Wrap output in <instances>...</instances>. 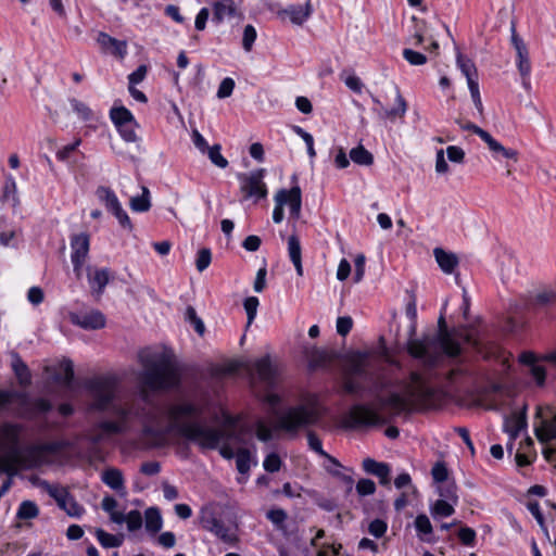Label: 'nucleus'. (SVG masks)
<instances>
[{
  "label": "nucleus",
  "instance_id": "f257e3e1",
  "mask_svg": "<svg viewBox=\"0 0 556 556\" xmlns=\"http://www.w3.org/2000/svg\"><path fill=\"white\" fill-rule=\"evenodd\" d=\"M138 359L142 367L137 375L140 386L138 399L113 403L117 390V379L113 376H100L87 382L92 407L98 410L110 409L115 417L114 420H104L98 425L99 432L92 437V441L97 443L105 435L127 432L135 420H140L143 439L150 446H163L170 435H178L202 448L214 450L223 443L220 455L232 458L235 452L230 443L242 442L236 419L225 414L220 428L210 427L203 415L204 406L187 399L173 401L162 408L151 406L150 392L177 388L180 370L166 352L144 349L139 352Z\"/></svg>",
  "mask_w": 556,
  "mask_h": 556
},
{
  "label": "nucleus",
  "instance_id": "f03ea898",
  "mask_svg": "<svg viewBox=\"0 0 556 556\" xmlns=\"http://www.w3.org/2000/svg\"><path fill=\"white\" fill-rule=\"evenodd\" d=\"M345 377L343 389L349 394H359L363 384L356 378L369 382V394L375 405L357 404L351 407L346 416L349 427H372L388 424L393 417L410 412L416 404H427L435 395L430 371H412L407 380H399L392 384L377 375L380 369V357L374 351H354L344 359Z\"/></svg>",
  "mask_w": 556,
  "mask_h": 556
},
{
  "label": "nucleus",
  "instance_id": "7ed1b4c3",
  "mask_svg": "<svg viewBox=\"0 0 556 556\" xmlns=\"http://www.w3.org/2000/svg\"><path fill=\"white\" fill-rule=\"evenodd\" d=\"M438 326V332L424 334L419 339H409L407 342L408 354L427 367L439 364L444 354L455 357L462 351L455 334L448 331L443 315L439 317Z\"/></svg>",
  "mask_w": 556,
  "mask_h": 556
},
{
  "label": "nucleus",
  "instance_id": "20e7f679",
  "mask_svg": "<svg viewBox=\"0 0 556 556\" xmlns=\"http://www.w3.org/2000/svg\"><path fill=\"white\" fill-rule=\"evenodd\" d=\"M21 427L4 422L0 425V472L15 475L20 467H35L41 464L45 447L31 445L24 453L18 448Z\"/></svg>",
  "mask_w": 556,
  "mask_h": 556
},
{
  "label": "nucleus",
  "instance_id": "39448f33",
  "mask_svg": "<svg viewBox=\"0 0 556 556\" xmlns=\"http://www.w3.org/2000/svg\"><path fill=\"white\" fill-rule=\"evenodd\" d=\"M324 415V408L316 395H307L277 417L276 428L288 433L315 425Z\"/></svg>",
  "mask_w": 556,
  "mask_h": 556
},
{
  "label": "nucleus",
  "instance_id": "423d86ee",
  "mask_svg": "<svg viewBox=\"0 0 556 556\" xmlns=\"http://www.w3.org/2000/svg\"><path fill=\"white\" fill-rule=\"evenodd\" d=\"M276 206L273 212V220L279 224L283 219V206L289 205L291 217L298 219L301 214L302 192L299 186L290 190L280 189L275 194Z\"/></svg>",
  "mask_w": 556,
  "mask_h": 556
},
{
  "label": "nucleus",
  "instance_id": "0eeeda50",
  "mask_svg": "<svg viewBox=\"0 0 556 556\" xmlns=\"http://www.w3.org/2000/svg\"><path fill=\"white\" fill-rule=\"evenodd\" d=\"M96 195L105 206L106 211L114 215L123 228L132 230V224L127 212L123 208L116 193L110 187L99 186L96 189Z\"/></svg>",
  "mask_w": 556,
  "mask_h": 556
},
{
  "label": "nucleus",
  "instance_id": "6e6552de",
  "mask_svg": "<svg viewBox=\"0 0 556 556\" xmlns=\"http://www.w3.org/2000/svg\"><path fill=\"white\" fill-rule=\"evenodd\" d=\"M511 43L517 54V67L525 89H530L531 62L529 51L523 40L518 36L516 27L511 25Z\"/></svg>",
  "mask_w": 556,
  "mask_h": 556
},
{
  "label": "nucleus",
  "instance_id": "1a4fd4ad",
  "mask_svg": "<svg viewBox=\"0 0 556 556\" xmlns=\"http://www.w3.org/2000/svg\"><path fill=\"white\" fill-rule=\"evenodd\" d=\"M536 417L541 418L540 426L535 427L534 432L541 443H547L556 439V413L553 407L546 406L538 408Z\"/></svg>",
  "mask_w": 556,
  "mask_h": 556
},
{
  "label": "nucleus",
  "instance_id": "9d476101",
  "mask_svg": "<svg viewBox=\"0 0 556 556\" xmlns=\"http://www.w3.org/2000/svg\"><path fill=\"white\" fill-rule=\"evenodd\" d=\"M90 237L86 232L74 235L71 239L72 263L77 278L81 277V268L88 256Z\"/></svg>",
  "mask_w": 556,
  "mask_h": 556
},
{
  "label": "nucleus",
  "instance_id": "9b49d317",
  "mask_svg": "<svg viewBox=\"0 0 556 556\" xmlns=\"http://www.w3.org/2000/svg\"><path fill=\"white\" fill-rule=\"evenodd\" d=\"M265 176V169H257L250 174H243L239 176L241 180V190L247 197H255L256 199H263L267 195V188L263 179Z\"/></svg>",
  "mask_w": 556,
  "mask_h": 556
},
{
  "label": "nucleus",
  "instance_id": "f8f14e48",
  "mask_svg": "<svg viewBox=\"0 0 556 556\" xmlns=\"http://www.w3.org/2000/svg\"><path fill=\"white\" fill-rule=\"evenodd\" d=\"M49 495L55 500L59 507L63 509L70 517L78 518L83 515L84 508L76 500L64 489L48 485Z\"/></svg>",
  "mask_w": 556,
  "mask_h": 556
},
{
  "label": "nucleus",
  "instance_id": "ddd939ff",
  "mask_svg": "<svg viewBox=\"0 0 556 556\" xmlns=\"http://www.w3.org/2000/svg\"><path fill=\"white\" fill-rule=\"evenodd\" d=\"M313 7L311 1H306L303 5L291 4L285 9L277 11V16L285 22L289 20L293 25L301 26L312 15Z\"/></svg>",
  "mask_w": 556,
  "mask_h": 556
},
{
  "label": "nucleus",
  "instance_id": "4468645a",
  "mask_svg": "<svg viewBox=\"0 0 556 556\" xmlns=\"http://www.w3.org/2000/svg\"><path fill=\"white\" fill-rule=\"evenodd\" d=\"M70 320L72 324L87 330H98L105 326V317L98 309L83 313H71Z\"/></svg>",
  "mask_w": 556,
  "mask_h": 556
},
{
  "label": "nucleus",
  "instance_id": "2eb2a0df",
  "mask_svg": "<svg viewBox=\"0 0 556 556\" xmlns=\"http://www.w3.org/2000/svg\"><path fill=\"white\" fill-rule=\"evenodd\" d=\"M213 17L212 21L216 24H220L226 20L242 18L235 0H217L212 3Z\"/></svg>",
  "mask_w": 556,
  "mask_h": 556
},
{
  "label": "nucleus",
  "instance_id": "dca6fc26",
  "mask_svg": "<svg viewBox=\"0 0 556 556\" xmlns=\"http://www.w3.org/2000/svg\"><path fill=\"white\" fill-rule=\"evenodd\" d=\"M97 43L103 52L111 53L119 59H123L127 53L126 41L113 38L104 31H99L97 36Z\"/></svg>",
  "mask_w": 556,
  "mask_h": 556
},
{
  "label": "nucleus",
  "instance_id": "f3484780",
  "mask_svg": "<svg viewBox=\"0 0 556 556\" xmlns=\"http://www.w3.org/2000/svg\"><path fill=\"white\" fill-rule=\"evenodd\" d=\"M305 356L311 368H321L330 365L338 355L333 350L309 346L305 349Z\"/></svg>",
  "mask_w": 556,
  "mask_h": 556
},
{
  "label": "nucleus",
  "instance_id": "a211bd4d",
  "mask_svg": "<svg viewBox=\"0 0 556 556\" xmlns=\"http://www.w3.org/2000/svg\"><path fill=\"white\" fill-rule=\"evenodd\" d=\"M527 427V416L525 412H513L505 417L504 431L515 441L520 432Z\"/></svg>",
  "mask_w": 556,
  "mask_h": 556
},
{
  "label": "nucleus",
  "instance_id": "6ab92c4d",
  "mask_svg": "<svg viewBox=\"0 0 556 556\" xmlns=\"http://www.w3.org/2000/svg\"><path fill=\"white\" fill-rule=\"evenodd\" d=\"M520 363L529 366V372L535 380L538 386H543L545 382L546 369L540 364L535 357V355L531 352H523L519 356Z\"/></svg>",
  "mask_w": 556,
  "mask_h": 556
},
{
  "label": "nucleus",
  "instance_id": "aec40b11",
  "mask_svg": "<svg viewBox=\"0 0 556 556\" xmlns=\"http://www.w3.org/2000/svg\"><path fill=\"white\" fill-rule=\"evenodd\" d=\"M481 139L485 142L494 159L498 160L500 157H504L513 160L514 162L518 161V152L516 150L505 148L501 142L494 139L488 131Z\"/></svg>",
  "mask_w": 556,
  "mask_h": 556
},
{
  "label": "nucleus",
  "instance_id": "412c9836",
  "mask_svg": "<svg viewBox=\"0 0 556 556\" xmlns=\"http://www.w3.org/2000/svg\"><path fill=\"white\" fill-rule=\"evenodd\" d=\"M88 280L92 292L99 298L110 281V270L108 268L93 269L88 267Z\"/></svg>",
  "mask_w": 556,
  "mask_h": 556
},
{
  "label": "nucleus",
  "instance_id": "4be33fe9",
  "mask_svg": "<svg viewBox=\"0 0 556 556\" xmlns=\"http://www.w3.org/2000/svg\"><path fill=\"white\" fill-rule=\"evenodd\" d=\"M255 370L261 381L273 386L277 378V368L273 365L269 356H264L255 362Z\"/></svg>",
  "mask_w": 556,
  "mask_h": 556
},
{
  "label": "nucleus",
  "instance_id": "5701e85b",
  "mask_svg": "<svg viewBox=\"0 0 556 556\" xmlns=\"http://www.w3.org/2000/svg\"><path fill=\"white\" fill-rule=\"evenodd\" d=\"M101 478L103 483L112 490L116 491L121 495L126 494L125 480L119 469L114 467L108 468L102 472Z\"/></svg>",
  "mask_w": 556,
  "mask_h": 556
},
{
  "label": "nucleus",
  "instance_id": "b1692460",
  "mask_svg": "<svg viewBox=\"0 0 556 556\" xmlns=\"http://www.w3.org/2000/svg\"><path fill=\"white\" fill-rule=\"evenodd\" d=\"M362 466L367 473L378 477L381 484L389 483L390 467L388 464L368 457L363 460Z\"/></svg>",
  "mask_w": 556,
  "mask_h": 556
},
{
  "label": "nucleus",
  "instance_id": "393cba45",
  "mask_svg": "<svg viewBox=\"0 0 556 556\" xmlns=\"http://www.w3.org/2000/svg\"><path fill=\"white\" fill-rule=\"evenodd\" d=\"M435 261L445 274H452L458 265V258L454 253L446 252L441 248L433 250Z\"/></svg>",
  "mask_w": 556,
  "mask_h": 556
},
{
  "label": "nucleus",
  "instance_id": "a878e982",
  "mask_svg": "<svg viewBox=\"0 0 556 556\" xmlns=\"http://www.w3.org/2000/svg\"><path fill=\"white\" fill-rule=\"evenodd\" d=\"M288 252H289L290 260L293 263L298 275L302 276L303 267H302L301 244H300V240L296 236L289 237Z\"/></svg>",
  "mask_w": 556,
  "mask_h": 556
},
{
  "label": "nucleus",
  "instance_id": "bb28decb",
  "mask_svg": "<svg viewBox=\"0 0 556 556\" xmlns=\"http://www.w3.org/2000/svg\"><path fill=\"white\" fill-rule=\"evenodd\" d=\"M141 191L142 193L140 195L132 197L129 200L130 208L137 213L148 212L151 207L150 190L146 186H142Z\"/></svg>",
  "mask_w": 556,
  "mask_h": 556
},
{
  "label": "nucleus",
  "instance_id": "cd10ccee",
  "mask_svg": "<svg viewBox=\"0 0 556 556\" xmlns=\"http://www.w3.org/2000/svg\"><path fill=\"white\" fill-rule=\"evenodd\" d=\"M163 521L161 513L155 507H150L144 511L146 530L152 534L157 533L162 528Z\"/></svg>",
  "mask_w": 556,
  "mask_h": 556
},
{
  "label": "nucleus",
  "instance_id": "c85d7f7f",
  "mask_svg": "<svg viewBox=\"0 0 556 556\" xmlns=\"http://www.w3.org/2000/svg\"><path fill=\"white\" fill-rule=\"evenodd\" d=\"M12 369L22 386L30 383L29 369L17 353H12Z\"/></svg>",
  "mask_w": 556,
  "mask_h": 556
},
{
  "label": "nucleus",
  "instance_id": "c756f323",
  "mask_svg": "<svg viewBox=\"0 0 556 556\" xmlns=\"http://www.w3.org/2000/svg\"><path fill=\"white\" fill-rule=\"evenodd\" d=\"M110 116L116 128L121 125H126L135 122L134 115L125 106L112 108Z\"/></svg>",
  "mask_w": 556,
  "mask_h": 556
},
{
  "label": "nucleus",
  "instance_id": "7c9ffc66",
  "mask_svg": "<svg viewBox=\"0 0 556 556\" xmlns=\"http://www.w3.org/2000/svg\"><path fill=\"white\" fill-rule=\"evenodd\" d=\"M350 159L357 165L369 166L374 163V155L362 144L350 151Z\"/></svg>",
  "mask_w": 556,
  "mask_h": 556
},
{
  "label": "nucleus",
  "instance_id": "2f4dec72",
  "mask_svg": "<svg viewBox=\"0 0 556 556\" xmlns=\"http://www.w3.org/2000/svg\"><path fill=\"white\" fill-rule=\"evenodd\" d=\"M396 108L391 110H384L383 116L388 119H395L396 117H403L407 111V103L401 92L396 89Z\"/></svg>",
  "mask_w": 556,
  "mask_h": 556
},
{
  "label": "nucleus",
  "instance_id": "473e14b6",
  "mask_svg": "<svg viewBox=\"0 0 556 556\" xmlns=\"http://www.w3.org/2000/svg\"><path fill=\"white\" fill-rule=\"evenodd\" d=\"M39 515V508L36 503L31 501H24L21 503L16 517L21 520L34 519Z\"/></svg>",
  "mask_w": 556,
  "mask_h": 556
},
{
  "label": "nucleus",
  "instance_id": "72a5a7b5",
  "mask_svg": "<svg viewBox=\"0 0 556 556\" xmlns=\"http://www.w3.org/2000/svg\"><path fill=\"white\" fill-rule=\"evenodd\" d=\"M96 535L101 545L106 548L118 547L123 543V536L110 534L102 529H98Z\"/></svg>",
  "mask_w": 556,
  "mask_h": 556
},
{
  "label": "nucleus",
  "instance_id": "f704fd0d",
  "mask_svg": "<svg viewBox=\"0 0 556 556\" xmlns=\"http://www.w3.org/2000/svg\"><path fill=\"white\" fill-rule=\"evenodd\" d=\"M457 66L462 71V73L465 75L466 79L468 80L469 77L473 78L478 76V72L476 68V65L473 62L467 58H465L462 53L457 54Z\"/></svg>",
  "mask_w": 556,
  "mask_h": 556
},
{
  "label": "nucleus",
  "instance_id": "c9c22d12",
  "mask_svg": "<svg viewBox=\"0 0 556 556\" xmlns=\"http://www.w3.org/2000/svg\"><path fill=\"white\" fill-rule=\"evenodd\" d=\"M220 150L222 147L219 144H214L210 147L205 153L215 166L226 168L228 166V161L222 155Z\"/></svg>",
  "mask_w": 556,
  "mask_h": 556
},
{
  "label": "nucleus",
  "instance_id": "e433bc0d",
  "mask_svg": "<svg viewBox=\"0 0 556 556\" xmlns=\"http://www.w3.org/2000/svg\"><path fill=\"white\" fill-rule=\"evenodd\" d=\"M307 443H308V446L311 450H313L314 452L318 453L320 456L323 457H326L328 458L329 460H331L332 463L339 465V463L333 458L331 457L330 455H328L324 450H323V446H321V441L319 440V438L316 435L315 432H312L309 431L307 433Z\"/></svg>",
  "mask_w": 556,
  "mask_h": 556
},
{
  "label": "nucleus",
  "instance_id": "4c0bfd02",
  "mask_svg": "<svg viewBox=\"0 0 556 556\" xmlns=\"http://www.w3.org/2000/svg\"><path fill=\"white\" fill-rule=\"evenodd\" d=\"M213 533L225 543L231 544L238 540L236 533L230 528L226 527L222 521H219L217 527L213 530Z\"/></svg>",
  "mask_w": 556,
  "mask_h": 556
},
{
  "label": "nucleus",
  "instance_id": "58836bf2",
  "mask_svg": "<svg viewBox=\"0 0 556 556\" xmlns=\"http://www.w3.org/2000/svg\"><path fill=\"white\" fill-rule=\"evenodd\" d=\"M70 103L73 111L77 114V116L80 119L90 121L92 118V111L86 103L77 99H71Z\"/></svg>",
  "mask_w": 556,
  "mask_h": 556
},
{
  "label": "nucleus",
  "instance_id": "ea45409f",
  "mask_svg": "<svg viewBox=\"0 0 556 556\" xmlns=\"http://www.w3.org/2000/svg\"><path fill=\"white\" fill-rule=\"evenodd\" d=\"M556 301V294L553 291H542L535 294L532 299V305L534 307H544Z\"/></svg>",
  "mask_w": 556,
  "mask_h": 556
},
{
  "label": "nucleus",
  "instance_id": "a19ab883",
  "mask_svg": "<svg viewBox=\"0 0 556 556\" xmlns=\"http://www.w3.org/2000/svg\"><path fill=\"white\" fill-rule=\"evenodd\" d=\"M136 127H138V124L135 121L134 123L121 125L119 127H117V130L125 141L136 142L138 140Z\"/></svg>",
  "mask_w": 556,
  "mask_h": 556
},
{
  "label": "nucleus",
  "instance_id": "79ce46f5",
  "mask_svg": "<svg viewBox=\"0 0 556 556\" xmlns=\"http://www.w3.org/2000/svg\"><path fill=\"white\" fill-rule=\"evenodd\" d=\"M412 21L415 23V33L413 36L415 39L414 45L420 46L426 39L427 22L424 20L419 21L415 16L412 17Z\"/></svg>",
  "mask_w": 556,
  "mask_h": 556
},
{
  "label": "nucleus",
  "instance_id": "37998d69",
  "mask_svg": "<svg viewBox=\"0 0 556 556\" xmlns=\"http://www.w3.org/2000/svg\"><path fill=\"white\" fill-rule=\"evenodd\" d=\"M186 318L193 326L194 330L203 336L205 331L204 324L200 317H198L195 309L192 306H188L186 309Z\"/></svg>",
  "mask_w": 556,
  "mask_h": 556
},
{
  "label": "nucleus",
  "instance_id": "c03bdc74",
  "mask_svg": "<svg viewBox=\"0 0 556 556\" xmlns=\"http://www.w3.org/2000/svg\"><path fill=\"white\" fill-rule=\"evenodd\" d=\"M258 305L260 302L256 296H249L244 300L243 306L248 316V326L253 323L257 313Z\"/></svg>",
  "mask_w": 556,
  "mask_h": 556
},
{
  "label": "nucleus",
  "instance_id": "a18cd8bd",
  "mask_svg": "<svg viewBox=\"0 0 556 556\" xmlns=\"http://www.w3.org/2000/svg\"><path fill=\"white\" fill-rule=\"evenodd\" d=\"M454 507L444 500H438L433 507L432 514L440 517H448L454 514Z\"/></svg>",
  "mask_w": 556,
  "mask_h": 556
},
{
  "label": "nucleus",
  "instance_id": "49530a36",
  "mask_svg": "<svg viewBox=\"0 0 556 556\" xmlns=\"http://www.w3.org/2000/svg\"><path fill=\"white\" fill-rule=\"evenodd\" d=\"M237 469L240 473L245 475L250 470V453L248 450H240L236 458Z\"/></svg>",
  "mask_w": 556,
  "mask_h": 556
},
{
  "label": "nucleus",
  "instance_id": "de8ad7c7",
  "mask_svg": "<svg viewBox=\"0 0 556 556\" xmlns=\"http://www.w3.org/2000/svg\"><path fill=\"white\" fill-rule=\"evenodd\" d=\"M212 261V254L210 249L203 248L198 252V256L195 260V266L199 271L205 270Z\"/></svg>",
  "mask_w": 556,
  "mask_h": 556
},
{
  "label": "nucleus",
  "instance_id": "09e8293b",
  "mask_svg": "<svg viewBox=\"0 0 556 556\" xmlns=\"http://www.w3.org/2000/svg\"><path fill=\"white\" fill-rule=\"evenodd\" d=\"M63 374L58 377L65 387H70L74 379V369L71 361H64L61 365Z\"/></svg>",
  "mask_w": 556,
  "mask_h": 556
},
{
  "label": "nucleus",
  "instance_id": "8fccbe9b",
  "mask_svg": "<svg viewBox=\"0 0 556 556\" xmlns=\"http://www.w3.org/2000/svg\"><path fill=\"white\" fill-rule=\"evenodd\" d=\"M125 522L127 523V528L129 531H136L142 526V516L138 510H130L125 516Z\"/></svg>",
  "mask_w": 556,
  "mask_h": 556
},
{
  "label": "nucleus",
  "instance_id": "3c124183",
  "mask_svg": "<svg viewBox=\"0 0 556 556\" xmlns=\"http://www.w3.org/2000/svg\"><path fill=\"white\" fill-rule=\"evenodd\" d=\"M403 58L410 64V65H422L427 62V58L425 54L417 52L412 49H404L403 50Z\"/></svg>",
  "mask_w": 556,
  "mask_h": 556
},
{
  "label": "nucleus",
  "instance_id": "603ef678",
  "mask_svg": "<svg viewBox=\"0 0 556 556\" xmlns=\"http://www.w3.org/2000/svg\"><path fill=\"white\" fill-rule=\"evenodd\" d=\"M256 30L252 25H247L243 30L242 46L243 49L249 52L251 51L253 43L256 39Z\"/></svg>",
  "mask_w": 556,
  "mask_h": 556
},
{
  "label": "nucleus",
  "instance_id": "864d4df0",
  "mask_svg": "<svg viewBox=\"0 0 556 556\" xmlns=\"http://www.w3.org/2000/svg\"><path fill=\"white\" fill-rule=\"evenodd\" d=\"M235 88V80L230 77L224 78L217 90V98L225 99L231 96Z\"/></svg>",
  "mask_w": 556,
  "mask_h": 556
},
{
  "label": "nucleus",
  "instance_id": "5fc2aeb1",
  "mask_svg": "<svg viewBox=\"0 0 556 556\" xmlns=\"http://www.w3.org/2000/svg\"><path fill=\"white\" fill-rule=\"evenodd\" d=\"M356 491L361 496L371 495L376 491V484L370 479H361L356 484Z\"/></svg>",
  "mask_w": 556,
  "mask_h": 556
},
{
  "label": "nucleus",
  "instance_id": "6e6d98bb",
  "mask_svg": "<svg viewBox=\"0 0 556 556\" xmlns=\"http://www.w3.org/2000/svg\"><path fill=\"white\" fill-rule=\"evenodd\" d=\"M294 131L304 140L307 153L313 159L316 155L313 136L299 126L294 127Z\"/></svg>",
  "mask_w": 556,
  "mask_h": 556
},
{
  "label": "nucleus",
  "instance_id": "4d7b16f0",
  "mask_svg": "<svg viewBox=\"0 0 556 556\" xmlns=\"http://www.w3.org/2000/svg\"><path fill=\"white\" fill-rule=\"evenodd\" d=\"M263 466L266 471L276 472L281 466L280 457L276 453H270L266 456Z\"/></svg>",
  "mask_w": 556,
  "mask_h": 556
},
{
  "label": "nucleus",
  "instance_id": "13d9d810",
  "mask_svg": "<svg viewBox=\"0 0 556 556\" xmlns=\"http://www.w3.org/2000/svg\"><path fill=\"white\" fill-rule=\"evenodd\" d=\"M267 518L278 528H283L287 519V513L283 509H271L266 514Z\"/></svg>",
  "mask_w": 556,
  "mask_h": 556
},
{
  "label": "nucleus",
  "instance_id": "bf43d9fd",
  "mask_svg": "<svg viewBox=\"0 0 556 556\" xmlns=\"http://www.w3.org/2000/svg\"><path fill=\"white\" fill-rule=\"evenodd\" d=\"M220 520H218L212 513L203 511L201 516V526L203 529L213 532Z\"/></svg>",
  "mask_w": 556,
  "mask_h": 556
},
{
  "label": "nucleus",
  "instance_id": "052dcab7",
  "mask_svg": "<svg viewBox=\"0 0 556 556\" xmlns=\"http://www.w3.org/2000/svg\"><path fill=\"white\" fill-rule=\"evenodd\" d=\"M415 527L418 532L422 534L432 533V526L429 518L426 515H418L415 519Z\"/></svg>",
  "mask_w": 556,
  "mask_h": 556
},
{
  "label": "nucleus",
  "instance_id": "680f3d73",
  "mask_svg": "<svg viewBox=\"0 0 556 556\" xmlns=\"http://www.w3.org/2000/svg\"><path fill=\"white\" fill-rule=\"evenodd\" d=\"M447 159L454 163H463L465 160V152L462 148L456 146H450L446 148Z\"/></svg>",
  "mask_w": 556,
  "mask_h": 556
},
{
  "label": "nucleus",
  "instance_id": "e2e57ef3",
  "mask_svg": "<svg viewBox=\"0 0 556 556\" xmlns=\"http://www.w3.org/2000/svg\"><path fill=\"white\" fill-rule=\"evenodd\" d=\"M455 123L459 126L460 129L470 130L473 134H476L477 136H479L480 138H482L484 136V134L486 132L484 129L475 125L473 123L464 121L462 118H456Z\"/></svg>",
  "mask_w": 556,
  "mask_h": 556
},
{
  "label": "nucleus",
  "instance_id": "0e129e2a",
  "mask_svg": "<svg viewBox=\"0 0 556 556\" xmlns=\"http://www.w3.org/2000/svg\"><path fill=\"white\" fill-rule=\"evenodd\" d=\"M368 531L376 538H381L387 531V523L381 519H375L369 523Z\"/></svg>",
  "mask_w": 556,
  "mask_h": 556
},
{
  "label": "nucleus",
  "instance_id": "69168bd1",
  "mask_svg": "<svg viewBox=\"0 0 556 556\" xmlns=\"http://www.w3.org/2000/svg\"><path fill=\"white\" fill-rule=\"evenodd\" d=\"M353 326V320L349 316H342L337 319V332L340 336H346Z\"/></svg>",
  "mask_w": 556,
  "mask_h": 556
},
{
  "label": "nucleus",
  "instance_id": "338daca9",
  "mask_svg": "<svg viewBox=\"0 0 556 556\" xmlns=\"http://www.w3.org/2000/svg\"><path fill=\"white\" fill-rule=\"evenodd\" d=\"M527 508L533 515V517L538 521L539 526L542 529H544L545 528V521H544L543 514H542V511L540 509L539 503L535 502V501H529L528 504H527Z\"/></svg>",
  "mask_w": 556,
  "mask_h": 556
},
{
  "label": "nucleus",
  "instance_id": "774afa93",
  "mask_svg": "<svg viewBox=\"0 0 556 556\" xmlns=\"http://www.w3.org/2000/svg\"><path fill=\"white\" fill-rule=\"evenodd\" d=\"M261 243L262 240L258 236L251 235L243 240L242 247L249 252H255L260 249Z\"/></svg>",
  "mask_w": 556,
  "mask_h": 556
}]
</instances>
